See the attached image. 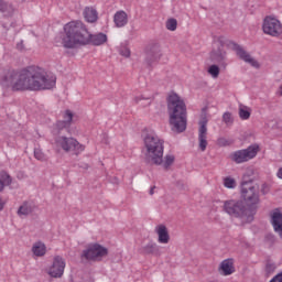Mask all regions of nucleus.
I'll return each mask as SVG.
<instances>
[{
  "instance_id": "9",
  "label": "nucleus",
  "mask_w": 282,
  "mask_h": 282,
  "mask_svg": "<svg viewBox=\"0 0 282 282\" xmlns=\"http://www.w3.org/2000/svg\"><path fill=\"white\" fill-rule=\"evenodd\" d=\"M198 124V149L204 152L208 147V117L206 113L202 115Z\"/></svg>"
},
{
  "instance_id": "27",
  "label": "nucleus",
  "mask_w": 282,
  "mask_h": 282,
  "mask_svg": "<svg viewBox=\"0 0 282 282\" xmlns=\"http://www.w3.org/2000/svg\"><path fill=\"white\" fill-rule=\"evenodd\" d=\"M12 184V178L8 175V173H2L0 180V193L6 188V186H10Z\"/></svg>"
},
{
  "instance_id": "6",
  "label": "nucleus",
  "mask_w": 282,
  "mask_h": 282,
  "mask_svg": "<svg viewBox=\"0 0 282 282\" xmlns=\"http://www.w3.org/2000/svg\"><path fill=\"white\" fill-rule=\"evenodd\" d=\"M217 41L221 46L227 45V47H230L231 50H234V52H236L237 56L240 57L241 61H245V63H249V65H251V67H256V69H259L261 67L259 62L257 59H254L252 57V55H250V53H248L246 50H243V47H241V45L226 39L225 36H218Z\"/></svg>"
},
{
  "instance_id": "34",
  "label": "nucleus",
  "mask_w": 282,
  "mask_h": 282,
  "mask_svg": "<svg viewBox=\"0 0 282 282\" xmlns=\"http://www.w3.org/2000/svg\"><path fill=\"white\" fill-rule=\"evenodd\" d=\"M223 121L226 124H232V115L230 112H225L223 116Z\"/></svg>"
},
{
  "instance_id": "8",
  "label": "nucleus",
  "mask_w": 282,
  "mask_h": 282,
  "mask_svg": "<svg viewBox=\"0 0 282 282\" xmlns=\"http://www.w3.org/2000/svg\"><path fill=\"white\" fill-rule=\"evenodd\" d=\"M109 254V250L98 243L90 245L83 251L82 257L87 261H102L104 257Z\"/></svg>"
},
{
  "instance_id": "10",
  "label": "nucleus",
  "mask_w": 282,
  "mask_h": 282,
  "mask_svg": "<svg viewBox=\"0 0 282 282\" xmlns=\"http://www.w3.org/2000/svg\"><path fill=\"white\" fill-rule=\"evenodd\" d=\"M257 153H259V147L253 144L248 149L235 152L232 154V160L236 164H243V162H248L249 160H252V158H257Z\"/></svg>"
},
{
  "instance_id": "18",
  "label": "nucleus",
  "mask_w": 282,
  "mask_h": 282,
  "mask_svg": "<svg viewBox=\"0 0 282 282\" xmlns=\"http://www.w3.org/2000/svg\"><path fill=\"white\" fill-rule=\"evenodd\" d=\"M155 232L158 235L159 243L166 245L171 241V236L169 235V229L164 225H159L155 227Z\"/></svg>"
},
{
  "instance_id": "37",
  "label": "nucleus",
  "mask_w": 282,
  "mask_h": 282,
  "mask_svg": "<svg viewBox=\"0 0 282 282\" xmlns=\"http://www.w3.org/2000/svg\"><path fill=\"white\" fill-rule=\"evenodd\" d=\"M218 147H228V140L226 138L218 139Z\"/></svg>"
},
{
  "instance_id": "28",
  "label": "nucleus",
  "mask_w": 282,
  "mask_h": 282,
  "mask_svg": "<svg viewBox=\"0 0 282 282\" xmlns=\"http://www.w3.org/2000/svg\"><path fill=\"white\" fill-rule=\"evenodd\" d=\"M239 117L241 120H248L250 118V108L246 106H240L239 107Z\"/></svg>"
},
{
  "instance_id": "33",
  "label": "nucleus",
  "mask_w": 282,
  "mask_h": 282,
  "mask_svg": "<svg viewBox=\"0 0 282 282\" xmlns=\"http://www.w3.org/2000/svg\"><path fill=\"white\" fill-rule=\"evenodd\" d=\"M166 29L171 32H175L177 30V20L175 19H169L166 21Z\"/></svg>"
},
{
  "instance_id": "21",
  "label": "nucleus",
  "mask_w": 282,
  "mask_h": 282,
  "mask_svg": "<svg viewBox=\"0 0 282 282\" xmlns=\"http://www.w3.org/2000/svg\"><path fill=\"white\" fill-rule=\"evenodd\" d=\"M36 206L32 202H24L18 209L19 217H28L34 213Z\"/></svg>"
},
{
  "instance_id": "31",
  "label": "nucleus",
  "mask_w": 282,
  "mask_h": 282,
  "mask_svg": "<svg viewBox=\"0 0 282 282\" xmlns=\"http://www.w3.org/2000/svg\"><path fill=\"white\" fill-rule=\"evenodd\" d=\"M62 121L67 122L68 124H72V122H74V112H72V110H65L63 112Z\"/></svg>"
},
{
  "instance_id": "11",
  "label": "nucleus",
  "mask_w": 282,
  "mask_h": 282,
  "mask_svg": "<svg viewBox=\"0 0 282 282\" xmlns=\"http://www.w3.org/2000/svg\"><path fill=\"white\" fill-rule=\"evenodd\" d=\"M262 30L264 34H269V36H281L282 35L281 21L272 17H267L263 21Z\"/></svg>"
},
{
  "instance_id": "42",
  "label": "nucleus",
  "mask_w": 282,
  "mask_h": 282,
  "mask_svg": "<svg viewBox=\"0 0 282 282\" xmlns=\"http://www.w3.org/2000/svg\"><path fill=\"white\" fill-rule=\"evenodd\" d=\"M154 193H155V186H152L150 189V195H154Z\"/></svg>"
},
{
  "instance_id": "23",
  "label": "nucleus",
  "mask_w": 282,
  "mask_h": 282,
  "mask_svg": "<svg viewBox=\"0 0 282 282\" xmlns=\"http://www.w3.org/2000/svg\"><path fill=\"white\" fill-rule=\"evenodd\" d=\"M32 252L35 257H45V253L47 252V247H45V243L41 241L35 242L32 247Z\"/></svg>"
},
{
  "instance_id": "3",
  "label": "nucleus",
  "mask_w": 282,
  "mask_h": 282,
  "mask_svg": "<svg viewBox=\"0 0 282 282\" xmlns=\"http://www.w3.org/2000/svg\"><path fill=\"white\" fill-rule=\"evenodd\" d=\"M144 155L145 162L154 164L155 166H162L165 171H169L175 162L173 154H167L164 158V140L155 134H148L144 138Z\"/></svg>"
},
{
  "instance_id": "22",
  "label": "nucleus",
  "mask_w": 282,
  "mask_h": 282,
  "mask_svg": "<svg viewBox=\"0 0 282 282\" xmlns=\"http://www.w3.org/2000/svg\"><path fill=\"white\" fill-rule=\"evenodd\" d=\"M72 127V124H69L68 122H65L63 120H58L56 121V123L53 127V133L54 135H62L64 131L69 132V128Z\"/></svg>"
},
{
  "instance_id": "41",
  "label": "nucleus",
  "mask_w": 282,
  "mask_h": 282,
  "mask_svg": "<svg viewBox=\"0 0 282 282\" xmlns=\"http://www.w3.org/2000/svg\"><path fill=\"white\" fill-rule=\"evenodd\" d=\"M4 206H6V202L0 199V210H2Z\"/></svg>"
},
{
  "instance_id": "20",
  "label": "nucleus",
  "mask_w": 282,
  "mask_h": 282,
  "mask_svg": "<svg viewBox=\"0 0 282 282\" xmlns=\"http://www.w3.org/2000/svg\"><path fill=\"white\" fill-rule=\"evenodd\" d=\"M83 15L87 23H96V21H98V11L94 7H86L83 11Z\"/></svg>"
},
{
  "instance_id": "24",
  "label": "nucleus",
  "mask_w": 282,
  "mask_h": 282,
  "mask_svg": "<svg viewBox=\"0 0 282 282\" xmlns=\"http://www.w3.org/2000/svg\"><path fill=\"white\" fill-rule=\"evenodd\" d=\"M160 248H158V245L153 242H149L140 249L141 254H158Z\"/></svg>"
},
{
  "instance_id": "35",
  "label": "nucleus",
  "mask_w": 282,
  "mask_h": 282,
  "mask_svg": "<svg viewBox=\"0 0 282 282\" xmlns=\"http://www.w3.org/2000/svg\"><path fill=\"white\" fill-rule=\"evenodd\" d=\"M120 54H121V56L129 58L131 56V51H129V48H127V47H123L120 50Z\"/></svg>"
},
{
  "instance_id": "26",
  "label": "nucleus",
  "mask_w": 282,
  "mask_h": 282,
  "mask_svg": "<svg viewBox=\"0 0 282 282\" xmlns=\"http://www.w3.org/2000/svg\"><path fill=\"white\" fill-rule=\"evenodd\" d=\"M133 102H135V105H140V107H150L151 98L138 95L133 97Z\"/></svg>"
},
{
  "instance_id": "13",
  "label": "nucleus",
  "mask_w": 282,
  "mask_h": 282,
  "mask_svg": "<svg viewBox=\"0 0 282 282\" xmlns=\"http://www.w3.org/2000/svg\"><path fill=\"white\" fill-rule=\"evenodd\" d=\"M224 210L232 217H243L246 215V206L241 200H226L224 203Z\"/></svg>"
},
{
  "instance_id": "5",
  "label": "nucleus",
  "mask_w": 282,
  "mask_h": 282,
  "mask_svg": "<svg viewBox=\"0 0 282 282\" xmlns=\"http://www.w3.org/2000/svg\"><path fill=\"white\" fill-rule=\"evenodd\" d=\"M240 195L245 199L249 210L257 213L259 204H261L259 199V186L252 183V181H243L240 185Z\"/></svg>"
},
{
  "instance_id": "2",
  "label": "nucleus",
  "mask_w": 282,
  "mask_h": 282,
  "mask_svg": "<svg viewBox=\"0 0 282 282\" xmlns=\"http://www.w3.org/2000/svg\"><path fill=\"white\" fill-rule=\"evenodd\" d=\"M107 43V34H91L82 21H72L65 24L62 45L66 50H76L83 45H105Z\"/></svg>"
},
{
  "instance_id": "17",
  "label": "nucleus",
  "mask_w": 282,
  "mask_h": 282,
  "mask_svg": "<svg viewBox=\"0 0 282 282\" xmlns=\"http://www.w3.org/2000/svg\"><path fill=\"white\" fill-rule=\"evenodd\" d=\"M271 224L273 226V230L278 232L282 237V213L279 209H274L271 212Z\"/></svg>"
},
{
  "instance_id": "15",
  "label": "nucleus",
  "mask_w": 282,
  "mask_h": 282,
  "mask_svg": "<svg viewBox=\"0 0 282 282\" xmlns=\"http://www.w3.org/2000/svg\"><path fill=\"white\" fill-rule=\"evenodd\" d=\"M64 272H65V260H63L59 256H57L53 260V264L50 268L48 274L54 279H61Z\"/></svg>"
},
{
  "instance_id": "7",
  "label": "nucleus",
  "mask_w": 282,
  "mask_h": 282,
  "mask_svg": "<svg viewBox=\"0 0 282 282\" xmlns=\"http://www.w3.org/2000/svg\"><path fill=\"white\" fill-rule=\"evenodd\" d=\"M55 147L65 153H74V155H80L85 151V145L80 144L78 140L65 135H58L55 139Z\"/></svg>"
},
{
  "instance_id": "40",
  "label": "nucleus",
  "mask_w": 282,
  "mask_h": 282,
  "mask_svg": "<svg viewBox=\"0 0 282 282\" xmlns=\"http://www.w3.org/2000/svg\"><path fill=\"white\" fill-rule=\"evenodd\" d=\"M276 176L282 180V167L278 170Z\"/></svg>"
},
{
  "instance_id": "39",
  "label": "nucleus",
  "mask_w": 282,
  "mask_h": 282,
  "mask_svg": "<svg viewBox=\"0 0 282 282\" xmlns=\"http://www.w3.org/2000/svg\"><path fill=\"white\" fill-rule=\"evenodd\" d=\"M274 264H267V272H274Z\"/></svg>"
},
{
  "instance_id": "25",
  "label": "nucleus",
  "mask_w": 282,
  "mask_h": 282,
  "mask_svg": "<svg viewBox=\"0 0 282 282\" xmlns=\"http://www.w3.org/2000/svg\"><path fill=\"white\" fill-rule=\"evenodd\" d=\"M0 12L4 14V17H10L12 12H14V7L11 3L6 2L4 0H0Z\"/></svg>"
},
{
  "instance_id": "12",
  "label": "nucleus",
  "mask_w": 282,
  "mask_h": 282,
  "mask_svg": "<svg viewBox=\"0 0 282 282\" xmlns=\"http://www.w3.org/2000/svg\"><path fill=\"white\" fill-rule=\"evenodd\" d=\"M162 58V46L160 43H150L145 48V63L149 67Z\"/></svg>"
},
{
  "instance_id": "38",
  "label": "nucleus",
  "mask_w": 282,
  "mask_h": 282,
  "mask_svg": "<svg viewBox=\"0 0 282 282\" xmlns=\"http://www.w3.org/2000/svg\"><path fill=\"white\" fill-rule=\"evenodd\" d=\"M270 282H282V272L276 274Z\"/></svg>"
},
{
  "instance_id": "29",
  "label": "nucleus",
  "mask_w": 282,
  "mask_h": 282,
  "mask_svg": "<svg viewBox=\"0 0 282 282\" xmlns=\"http://www.w3.org/2000/svg\"><path fill=\"white\" fill-rule=\"evenodd\" d=\"M219 66L216 64H213L208 67L207 73L210 74L213 78H219Z\"/></svg>"
},
{
  "instance_id": "14",
  "label": "nucleus",
  "mask_w": 282,
  "mask_h": 282,
  "mask_svg": "<svg viewBox=\"0 0 282 282\" xmlns=\"http://www.w3.org/2000/svg\"><path fill=\"white\" fill-rule=\"evenodd\" d=\"M209 59L212 63H216L219 67H223V69L228 67V53L221 47L214 48L209 53Z\"/></svg>"
},
{
  "instance_id": "16",
  "label": "nucleus",
  "mask_w": 282,
  "mask_h": 282,
  "mask_svg": "<svg viewBox=\"0 0 282 282\" xmlns=\"http://www.w3.org/2000/svg\"><path fill=\"white\" fill-rule=\"evenodd\" d=\"M219 274L221 276H230V274H235V260L226 259L224 260L218 268Z\"/></svg>"
},
{
  "instance_id": "32",
  "label": "nucleus",
  "mask_w": 282,
  "mask_h": 282,
  "mask_svg": "<svg viewBox=\"0 0 282 282\" xmlns=\"http://www.w3.org/2000/svg\"><path fill=\"white\" fill-rule=\"evenodd\" d=\"M34 158L40 162H45V160H47V156L45 155V153H43V150H41V148H35Z\"/></svg>"
},
{
  "instance_id": "1",
  "label": "nucleus",
  "mask_w": 282,
  "mask_h": 282,
  "mask_svg": "<svg viewBox=\"0 0 282 282\" xmlns=\"http://www.w3.org/2000/svg\"><path fill=\"white\" fill-rule=\"evenodd\" d=\"M0 84L10 87L12 91H43L54 89L56 76L47 74L43 68L32 66L20 72L13 69L2 72Z\"/></svg>"
},
{
  "instance_id": "19",
  "label": "nucleus",
  "mask_w": 282,
  "mask_h": 282,
  "mask_svg": "<svg viewBox=\"0 0 282 282\" xmlns=\"http://www.w3.org/2000/svg\"><path fill=\"white\" fill-rule=\"evenodd\" d=\"M113 23L116 28H124L129 23V15L124 11H117L113 15Z\"/></svg>"
},
{
  "instance_id": "4",
  "label": "nucleus",
  "mask_w": 282,
  "mask_h": 282,
  "mask_svg": "<svg viewBox=\"0 0 282 282\" xmlns=\"http://www.w3.org/2000/svg\"><path fill=\"white\" fill-rule=\"evenodd\" d=\"M167 115L171 130L174 133H184L188 124V110L184 99L175 93L167 97Z\"/></svg>"
},
{
  "instance_id": "36",
  "label": "nucleus",
  "mask_w": 282,
  "mask_h": 282,
  "mask_svg": "<svg viewBox=\"0 0 282 282\" xmlns=\"http://www.w3.org/2000/svg\"><path fill=\"white\" fill-rule=\"evenodd\" d=\"M261 193L262 195H268V193H270V186L268 184H262Z\"/></svg>"
},
{
  "instance_id": "30",
  "label": "nucleus",
  "mask_w": 282,
  "mask_h": 282,
  "mask_svg": "<svg viewBox=\"0 0 282 282\" xmlns=\"http://www.w3.org/2000/svg\"><path fill=\"white\" fill-rule=\"evenodd\" d=\"M224 186L226 188H237V181L230 176L224 178Z\"/></svg>"
}]
</instances>
